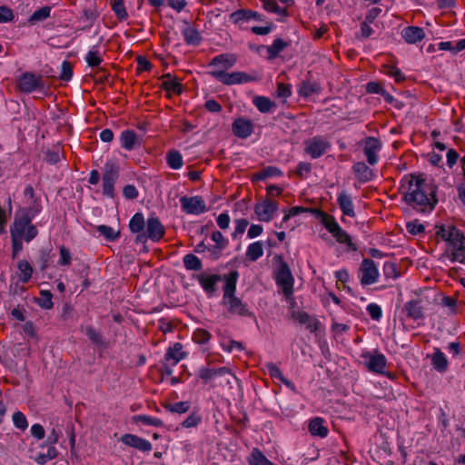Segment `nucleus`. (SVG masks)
<instances>
[{
    "instance_id": "obj_1",
    "label": "nucleus",
    "mask_w": 465,
    "mask_h": 465,
    "mask_svg": "<svg viewBox=\"0 0 465 465\" xmlns=\"http://www.w3.org/2000/svg\"><path fill=\"white\" fill-rule=\"evenodd\" d=\"M406 204L420 214L431 213L438 203L437 185L423 175H411L403 193Z\"/></svg>"
},
{
    "instance_id": "obj_2",
    "label": "nucleus",
    "mask_w": 465,
    "mask_h": 465,
    "mask_svg": "<svg viewBox=\"0 0 465 465\" xmlns=\"http://www.w3.org/2000/svg\"><path fill=\"white\" fill-rule=\"evenodd\" d=\"M34 217L25 213H16L14 223L10 228L11 236H15L25 240L26 242H31L38 234L37 228L32 224Z\"/></svg>"
},
{
    "instance_id": "obj_3",
    "label": "nucleus",
    "mask_w": 465,
    "mask_h": 465,
    "mask_svg": "<svg viewBox=\"0 0 465 465\" xmlns=\"http://www.w3.org/2000/svg\"><path fill=\"white\" fill-rule=\"evenodd\" d=\"M278 262V267L274 271V279L278 287L282 288L288 299L293 294L294 279L288 263L281 255L274 258Z\"/></svg>"
},
{
    "instance_id": "obj_4",
    "label": "nucleus",
    "mask_w": 465,
    "mask_h": 465,
    "mask_svg": "<svg viewBox=\"0 0 465 465\" xmlns=\"http://www.w3.org/2000/svg\"><path fill=\"white\" fill-rule=\"evenodd\" d=\"M165 233L164 226L155 216H151L146 221L144 233L135 236V243L144 244L148 240L159 242Z\"/></svg>"
},
{
    "instance_id": "obj_5",
    "label": "nucleus",
    "mask_w": 465,
    "mask_h": 465,
    "mask_svg": "<svg viewBox=\"0 0 465 465\" xmlns=\"http://www.w3.org/2000/svg\"><path fill=\"white\" fill-rule=\"evenodd\" d=\"M436 235L448 243L450 251L465 242L464 233L453 225L437 226Z\"/></svg>"
},
{
    "instance_id": "obj_6",
    "label": "nucleus",
    "mask_w": 465,
    "mask_h": 465,
    "mask_svg": "<svg viewBox=\"0 0 465 465\" xmlns=\"http://www.w3.org/2000/svg\"><path fill=\"white\" fill-rule=\"evenodd\" d=\"M210 74L223 84H240L243 83L254 82L255 76L250 75L244 72L226 73L224 70L210 72Z\"/></svg>"
},
{
    "instance_id": "obj_7",
    "label": "nucleus",
    "mask_w": 465,
    "mask_h": 465,
    "mask_svg": "<svg viewBox=\"0 0 465 465\" xmlns=\"http://www.w3.org/2000/svg\"><path fill=\"white\" fill-rule=\"evenodd\" d=\"M119 177V168L114 162H107L104 166L103 193L110 198L114 196V184Z\"/></svg>"
},
{
    "instance_id": "obj_8",
    "label": "nucleus",
    "mask_w": 465,
    "mask_h": 465,
    "mask_svg": "<svg viewBox=\"0 0 465 465\" xmlns=\"http://www.w3.org/2000/svg\"><path fill=\"white\" fill-rule=\"evenodd\" d=\"M304 152L312 159H318L322 156L330 148L329 140L321 135L313 136L304 142Z\"/></svg>"
},
{
    "instance_id": "obj_9",
    "label": "nucleus",
    "mask_w": 465,
    "mask_h": 465,
    "mask_svg": "<svg viewBox=\"0 0 465 465\" xmlns=\"http://www.w3.org/2000/svg\"><path fill=\"white\" fill-rule=\"evenodd\" d=\"M24 197L25 198L26 206L20 213L35 217L42 212V201L36 196L35 190L31 184H28L24 190Z\"/></svg>"
},
{
    "instance_id": "obj_10",
    "label": "nucleus",
    "mask_w": 465,
    "mask_h": 465,
    "mask_svg": "<svg viewBox=\"0 0 465 465\" xmlns=\"http://www.w3.org/2000/svg\"><path fill=\"white\" fill-rule=\"evenodd\" d=\"M229 375L230 378L225 380L227 385L232 387V379L237 381L236 376L227 367L209 368L201 367L198 371V377L204 384H208L215 377H223Z\"/></svg>"
},
{
    "instance_id": "obj_11",
    "label": "nucleus",
    "mask_w": 465,
    "mask_h": 465,
    "mask_svg": "<svg viewBox=\"0 0 465 465\" xmlns=\"http://www.w3.org/2000/svg\"><path fill=\"white\" fill-rule=\"evenodd\" d=\"M180 203L182 210L188 214L199 215L207 211L206 203L201 196H182Z\"/></svg>"
},
{
    "instance_id": "obj_12",
    "label": "nucleus",
    "mask_w": 465,
    "mask_h": 465,
    "mask_svg": "<svg viewBox=\"0 0 465 465\" xmlns=\"http://www.w3.org/2000/svg\"><path fill=\"white\" fill-rule=\"evenodd\" d=\"M223 304L226 307L227 311L232 315H236L239 317H249L256 320L255 314L250 311L247 304L238 297H233L223 301Z\"/></svg>"
},
{
    "instance_id": "obj_13",
    "label": "nucleus",
    "mask_w": 465,
    "mask_h": 465,
    "mask_svg": "<svg viewBox=\"0 0 465 465\" xmlns=\"http://www.w3.org/2000/svg\"><path fill=\"white\" fill-rule=\"evenodd\" d=\"M359 277L362 285H371L376 282L378 269L372 260L363 259L360 267Z\"/></svg>"
},
{
    "instance_id": "obj_14",
    "label": "nucleus",
    "mask_w": 465,
    "mask_h": 465,
    "mask_svg": "<svg viewBox=\"0 0 465 465\" xmlns=\"http://www.w3.org/2000/svg\"><path fill=\"white\" fill-rule=\"evenodd\" d=\"M277 210L278 203L271 200H264L254 207V213L262 222H270Z\"/></svg>"
},
{
    "instance_id": "obj_15",
    "label": "nucleus",
    "mask_w": 465,
    "mask_h": 465,
    "mask_svg": "<svg viewBox=\"0 0 465 465\" xmlns=\"http://www.w3.org/2000/svg\"><path fill=\"white\" fill-rule=\"evenodd\" d=\"M18 86L22 92L32 93L37 88L43 87L42 77L32 73H25L19 78Z\"/></svg>"
},
{
    "instance_id": "obj_16",
    "label": "nucleus",
    "mask_w": 465,
    "mask_h": 465,
    "mask_svg": "<svg viewBox=\"0 0 465 465\" xmlns=\"http://www.w3.org/2000/svg\"><path fill=\"white\" fill-rule=\"evenodd\" d=\"M197 281L208 295H213L217 291V283L222 281L220 274L201 273L197 275Z\"/></svg>"
},
{
    "instance_id": "obj_17",
    "label": "nucleus",
    "mask_w": 465,
    "mask_h": 465,
    "mask_svg": "<svg viewBox=\"0 0 465 465\" xmlns=\"http://www.w3.org/2000/svg\"><path fill=\"white\" fill-rule=\"evenodd\" d=\"M121 441L126 446L133 447L143 452H149L153 448L152 443L149 440L140 438L134 434H124L121 437Z\"/></svg>"
},
{
    "instance_id": "obj_18",
    "label": "nucleus",
    "mask_w": 465,
    "mask_h": 465,
    "mask_svg": "<svg viewBox=\"0 0 465 465\" xmlns=\"http://www.w3.org/2000/svg\"><path fill=\"white\" fill-rule=\"evenodd\" d=\"M387 61L383 62L381 64V70L383 74L389 75L393 78L396 83H401L405 80V75L397 67V60L395 57L387 56Z\"/></svg>"
},
{
    "instance_id": "obj_19",
    "label": "nucleus",
    "mask_w": 465,
    "mask_h": 465,
    "mask_svg": "<svg viewBox=\"0 0 465 465\" xmlns=\"http://www.w3.org/2000/svg\"><path fill=\"white\" fill-rule=\"evenodd\" d=\"M239 277L237 271H232L228 274L222 276L224 281L223 302L236 297V283Z\"/></svg>"
},
{
    "instance_id": "obj_20",
    "label": "nucleus",
    "mask_w": 465,
    "mask_h": 465,
    "mask_svg": "<svg viewBox=\"0 0 465 465\" xmlns=\"http://www.w3.org/2000/svg\"><path fill=\"white\" fill-rule=\"evenodd\" d=\"M401 35L407 44L414 45L422 41L426 35L423 28L411 25L404 27L401 30Z\"/></svg>"
},
{
    "instance_id": "obj_21",
    "label": "nucleus",
    "mask_w": 465,
    "mask_h": 465,
    "mask_svg": "<svg viewBox=\"0 0 465 465\" xmlns=\"http://www.w3.org/2000/svg\"><path fill=\"white\" fill-rule=\"evenodd\" d=\"M232 129L235 136L245 139L252 134L253 126L250 120L238 118L232 123Z\"/></svg>"
},
{
    "instance_id": "obj_22",
    "label": "nucleus",
    "mask_w": 465,
    "mask_h": 465,
    "mask_svg": "<svg viewBox=\"0 0 465 465\" xmlns=\"http://www.w3.org/2000/svg\"><path fill=\"white\" fill-rule=\"evenodd\" d=\"M407 316L414 321L423 320L424 304L422 299L411 300L405 303Z\"/></svg>"
},
{
    "instance_id": "obj_23",
    "label": "nucleus",
    "mask_w": 465,
    "mask_h": 465,
    "mask_svg": "<svg viewBox=\"0 0 465 465\" xmlns=\"http://www.w3.org/2000/svg\"><path fill=\"white\" fill-rule=\"evenodd\" d=\"M328 232L336 239L340 243L347 244L349 247L352 246L350 235L341 229L339 223L333 219L329 224H326Z\"/></svg>"
},
{
    "instance_id": "obj_24",
    "label": "nucleus",
    "mask_w": 465,
    "mask_h": 465,
    "mask_svg": "<svg viewBox=\"0 0 465 465\" xmlns=\"http://www.w3.org/2000/svg\"><path fill=\"white\" fill-rule=\"evenodd\" d=\"M429 357L430 359V363L435 371L440 373H443L448 370V359L439 348H434L433 353Z\"/></svg>"
},
{
    "instance_id": "obj_25",
    "label": "nucleus",
    "mask_w": 465,
    "mask_h": 465,
    "mask_svg": "<svg viewBox=\"0 0 465 465\" xmlns=\"http://www.w3.org/2000/svg\"><path fill=\"white\" fill-rule=\"evenodd\" d=\"M187 353L183 351V344L175 342L172 347H169L164 355L165 361H172V366H175L180 361L186 357Z\"/></svg>"
},
{
    "instance_id": "obj_26",
    "label": "nucleus",
    "mask_w": 465,
    "mask_h": 465,
    "mask_svg": "<svg viewBox=\"0 0 465 465\" xmlns=\"http://www.w3.org/2000/svg\"><path fill=\"white\" fill-rule=\"evenodd\" d=\"M120 144L126 151L134 150L137 145H140V141L136 133L134 130H124L121 133Z\"/></svg>"
},
{
    "instance_id": "obj_27",
    "label": "nucleus",
    "mask_w": 465,
    "mask_h": 465,
    "mask_svg": "<svg viewBox=\"0 0 465 465\" xmlns=\"http://www.w3.org/2000/svg\"><path fill=\"white\" fill-rule=\"evenodd\" d=\"M352 172L355 177L361 183H366L374 176L373 171L363 162H358L353 164Z\"/></svg>"
},
{
    "instance_id": "obj_28",
    "label": "nucleus",
    "mask_w": 465,
    "mask_h": 465,
    "mask_svg": "<svg viewBox=\"0 0 465 465\" xmlns=\"http://www.w3.org/2000/svg\"><path fill=\"white\" fill-rule=\"evenodd\" d=\"M128 227L130 232L136 236L144 233L146 221L143 214L142 213H134L129 221Z\"/></svg>"
},
{
    "instance_id": "obj_29",
    "label": "nucleus",
    "mask_w": 465,
    "mask_h": 465,
    "mask_svg": "<svg viewBox=\"0 0 465 465\" xmlns=\"http://www.w3.org/2000/svg\"><path fill=\"white\" fill-rule=\"evenodd\" d=\"M292 318L296 320L300 324L305 325L306 329L311 332H315L318 330V321L312 319L305 312H293Z\"/></svg>"
},
{
    "instance_id": "obj_30",
    "label": "nucleus",
    "mask_w": 465,
    "mask_h": 465,
    "mask_svg": "<svg viewBox=\"0 0 465 465\" xmlns=\"http://www.w3.org/2000/svg\"><path fill=\"white\" fill-rule=\"evenodd\" d=\"M378 140L370 137L366 140L363 153L370 164H375L377 162Z\"/></svg>"
},
{
    "instance_id": "obj_31",
    "label": "nucleus",
    "mask_w": 465,
    "mask_h": 465,
    "mask_svg": "<svg viewBox=\"0 0 465 465\" xmlns=\"http://www.w3.org/2000/svg\"><path fill=\"white\" fill-rule=\"evenodd\" d=\"M321 91L320 84L315 81L303 80L298 89V93L302 97H309L314 94H319Z\"/></svg>"
},
{
    "instance_id": "obj_32",
    "label": "nucleus",
    "mask_w": 465,
    "mask_h": 465,
    "mask_svg": "<svg viewBox=\"0 0 465 465\" xmlns=\"http://www.w3.org/2000/svg\"><path fill=\"white\" fill-rule=\"evenodd\" d=\"M184 41L189 45L197 46L201 44L203 37L199 31L192 26H186L182 30Z\"/></svg>"
},
{
    "instance_id": "obj_33",
    "label": "nucleus",
    "mask_w": 465,
    "mask_h": 465,
    "mask_svg": "<svg viewBox=\"0 0 465 465\" xmlns=\"http://www.w3.org/2000/svg\"><path fill=\"white\" fill-rule=\"evenodd\" d=\"M18 272L16 276L19 282L23 283H26L30 281L33 274V267L32 265L25 260H21L17 262Z\"/></svg>"
},
{
    "instance_id": "obj_34",
    "label": "nucleus",
    "mask_w": 465,
    "mask_h": 465,
    "mask_svg": "<svg viewBox=\"0 0 465 465\" xmlns=\"http://www.w3.org/2000/svg\"><path fill=\"white\" fill-rule=\"evenodd\" d=\"M309 431L313 436L325 438L328 435V429L324 426V420L322 418H314L309 423Z\"/></svg>"
},
{
    "instance_id": "obj_35",
    "label": "nucleus",
    "mask_w": 465,
    "mask_h": 465,
    "mask_svg": "<svg viewBox=\"0 0 465 465\" xmlns=\"http://www.w3.org/2000/svg\"><path fill=\"white\" fill-rule=\"evenodd\" d=\"M337 201H338L339 206H340L341 210L342 211L343 214L351 216V217L354 216L355 213H354L353 203H352L351 198L349 194H347L344 192L341 193L338 195Z\"/></svg>"
},
{
    "instance_id": "obj_36",
    "label": "nucleus",
    "mask_w": 465,
    "mask_h": 465,
    "mask_svg": "<svg viewBox=\"0 0 465 465\" xmlns=\"http://www.w3.org/2000/svg\"><path fill=\"white\" fill-rule=\"evenodd\" d=\"M163 78H165L162 83V87L167 91L172 92L175 94H181L183 93V85L176 78H172L170 74H166L163 75Z\"/></svg>"
},
{
    "instance_id": "obj_37",
    "label": "nucleus",
    "mask_w": 465,
    "mask_h": 465,
    "mask_svg": "<svg viewBox=\"0 0 465 465\" xmlns=\"http://www.w3.org/2000/svg\"><path fill=\"white\" fill-rule=\"evenodd\" d=\"M289 43L281 39L277 38L273 41V43L267 46V52H268V59L273 60L279 56V54L289 46Z\"/></svg>"
},
{
    "instance_id": "obj_38",
    "label": "nucleus",
    "mask_w": 465,
    "mask_h": 465,
    "mask_svg": "<svg viewBox=\"0 0 465 465\" xmlns=\"http://www.w3.org/2000/svg\"><path fill=\"white\" fill-rule=\"evenodd\" d=\"M236 63V58L232 54H223L214 56L210 62V66L221 65L223 69L231 68Z\"/></svg>"
},
{
    "instance_id": "obj_39",
    "label": "nucleus",
    "mask_w": 465,
    "mask_h": 465,
    "mask_svg": "<svg viewBox=\"0 0 465 465\" xmlns=\"http://www.w3.org/2000/svg\"><path fill=\"white\" fill-rule=\"evenodd\" d=\"M166 162L168 166L173 170L181 169L183 165L182 153L177 150H169L166 153Z\"/></svg>"
},
{
    "instance_id": "obj_40",
    "label": "nucleus",
    "mask_w": 465,
    "mask_h": 465,
    "mask_svg": "<svg viewBox=\"0 0 465 465\" xmlns=\"http://www.w3.org/2000/svg\"><path fill=\"white\" fill-rule=\"evenodd\" d=\"M247 461L249 465H275L258 448L252 449Z\"/></svg>"
},
{
    "instance_id": "obj_41",
    "label": "nucleus",
    "mask_w": 465,
    "mask_h": 465,
    "mask_svg": "<svg viewBox=\"0 0 465 465\" xmlns=\"http://www.w3.org/2000/svg\"><path fill=\"white\" fill-rule=\"evenodd\" d=\"M255 107L262 114L270 113L276 108V104L265 96H255L252 100Z\"/></svg>"
},
{
    "instance_id": "obj_42",
    "label": "nucleus",
    "mask_w": 465,
    "mask_h": 465,
    "mask_svg": "<svg viewBox=\"0 0 465 465\" xmlns=\"http://www.w3.org/2000/svg\"><path fill=\"white\" fill-rule=\"evenodd\" d=\"M378 351L374 350L373 352L364 351L361 353V358L364 360V364L369 371L378 373Z\"/></svg>"
},
{
    "instance_id": "obj_43",
    "label": "nucleus",
    "mask_w": 465,
    "mask_h": 465,
    "mask_svg": "<svg viewBox=\"0 0 465 465\" xmlns=\"http://www.w3.org/2000/svg\"><path fill=\"white\" fill-rule=\"evenodd\" d=\"M263 255V245L262 242H254L251 243L246 251V257L252 261L255 262L259 258Z\"/></svg>"
},
{
    "instance_id": "obj_44",
    "label": "nucleus",
    "mask_w": 465,
    "mask_h": 465,
    "mask_svg": "<svg viewBox=\"0 0 465 465\" xmlns=\"http://www.w3.org/2000/svg\"><path fill=\"white\" fill-rule=\"evenodd\" d=\"M132 420L134 423L142 422L143 424L153 426L156 428L163 426L162 420L148 415H135L132 418Z\"/></svg>"
},
{
    "instance_id": "obj_45",
    "label": "nucleus",
    "mask_w": 465,
    "mask_h": 465,
    "mask_svg": "<svg viewBox=\"0 0 465 465\" xmlns=\"http://www.w3.org/2000/svg\"><path fill=\"white\" fill-rule=\"evenodd\" d=\"M183 261L184 267L187 270L200 271L203 269V264H202L201 260L194 254H192V253L186 254L183 257Z\"/></svg>"
},
{
    "instance_id": "obj_46",
    "label": "nucleus",
    "mask_w": 465,
    "mask_h": 465,
    "mask_svg": "<svg viewBox=\"0 0 465 465\" xmlns=\"http://www.w3.org/2000/svg\"><path fill=\"white\" fill-rule=\"evenodd\" d=\"M51 7L44 6L37 10H35L32 15L29 17V23L34 25L37 22L45 21L46 18L50 16Z\"/></svg>"
},
{
    "instance_id": "obj_47",
    "label": "nucleus",
    "mask_w": 465,
    "mask_h": 465,
    "mask_svg": "<svg viewBox=\"0 0 465 465\" xmlns=\"http://www.w3.org/2000/svg\"><path fill=\"white\" fill-rule=\"evenodd\" d=\"M53 294L49 291H41L40 296L35 298L36 303L43 309L49 310L53 308Z\"/></svg>"
},
{
    "instance_id": "obj_48",
    "label": "nucleus",
    "mask_w": 465,
    "mask_h": 465,
    "mask_svg": "<svg viewBox=\"0 0 465 465\" xmlns=\"http://www.w3.org/2000/svg\"><path fill=\"white\" fill-rule=\"evenodd\" d=\"M163 407L170 412L183 414L190 410L191 405L188 401H178L174 403H166Z\"/></svg>"
},
{
    "instance_id": "obj_49",
    "label": "nucleus",
    "mask_w": 465,
    "mask_h": 465,
    "mask_svg": "<svg viewBox=\"0 0 465 465\" xmlns=\"http://www.w3.org/2000/svg\"><path fill=\"white\" fill-rule=\"evenodd\" d=\"M449 257L451 262H458L465 264V242L459 244L450 251Z\"/></svg>"
},
{
    "instance_id": "obj_50",
    "label": "nucleus",
    "mask_w": 465,
    "mask_h": 465,
    "mask_svg": "<svg viewBox=\"0 0 465 465\" xmlns=\"http://www.w3.org/2000/svg\"><path fill=\"white\" fill-rule=\"evenodd\" d=\"M59 455V452L56 448H48L46 453H39L35 460L39 465H45L47 460H54L57 458Z\"/></svg>"
},
{
    "instance_id": "obj_51",
    "label": "nucleus",
    "mask_w": 465,
    "mask_h": 465,
    "mask_svg": "<svg viewBox=\"0 0 465 465\" xmlns=\"http://www.w3.org/2000/svg\"><path fill=\"white\" fill-rule=\"evenodd\" d=\"M96 230L101 235L104 236L106 240L111 242L115 241L120 236L119 232H115L111 226L108 225H98Z\"/></svg>"
},
{
    "instance_id": "obj_52",
    "label": "nucleus",
    "mask_w": 465,
    "mask_h": 465,
    "mask_svg": "<svg viewBox=\"0 0 465 465\" xmlns=\"http://www.w3.org/2000/svg\"><path fill=\"white\" fill-rule=\"evenodd\" d=\"M85 335L90 341L95 345H104V339L101 332L97 331L92 325H88L84 328Z\"/></svg>"
},
{
    "instance_id": "obj_53",
    "label": "nucleus",
    "mask_w": 465,
    "mask_h": 465,
    "mask_svg": "<svg viewBox=\"0 0 465 465\" xmlns=\"http://www.w3.org/2000/svg\"><path fill=\"white\" fill-rule=\"evenodd\" d=\"M406 231L412 236L421 235L425 232V227L418 220H412L406 223Z\"/></svg>"
},
{
    "instance_id": "obj_54",
    "label": "nucleus",
    "mask_w": 465,
    "mask_h": 465,
    "mask_svg": "<svg viewBox=\"0 0 465 465\" xmlns=\"http://www.w3.org/2000/svg\"><path fill=\"white\" fill-rule=\"evenodd\" d=\"M112 9L119 20L124 21L127 19L128 14L125 10L124 0H112Z\"/></svg>"
},
{
    "instance_id": "obj_55",
    "label": "nucleus",
    "mask_w": 465,
    "mask_h": 465,
    "mask_svg": "<svg viewBox=\"0 0 465 465\" xmlns=\"http://www.w3.org/2000/svg\"><path fill=\"white\" fill-rule=\"evenodd\" d=\"M12 420L14 426L23 431L28 428V421L25 415L19 411L14 412L12 416Z\"/></svg>"
},
{
    "instance_id": "obj_56",
    "label": "nucleus",
    "mask_w": 465,
    "mask_h": 465,
    "mask_svg": "<svg viewBox=\"0 0 465 465\" xmlns=\"http://www.w3.org/2000/svg\"><path fill=\"white\" fill-rule=\"evenodd\" d=\"M60 438V432L54 428L47 435L46 439L40 444V448H55L54 445L58 442Z\"/></svg>"
},
{
    "instance_id": "obj_57",
    "label": "nucleus",
    "mask_w": 465,
    "mask_h": 465,
    "mask_svg": "<svg viewBox=\"0 0 465 465\" xmlns=\"http://www.w3.org/2000/svg\"><path fill=\"white\" fill-rule=\"evenodd\" d=\"M230 21L234 25H241L248 21V9H238L230 15Z\"/></svg>"
},
{
    "instance_id": "obj_58",
    "label": "nucleus",
    "mask_w": 465,
    "mask_h": 465,
    "mask_svg": "<svg viewBox=\"0 0 465 465\" xmlns=\"http://www.w3.org/2000/svg\"><path fill=\"white\" fill-rule=\"evenodd\" d=\"M85 62L91 67H97L103 62L98 50H90L85 55Z\"/></svg>"
},
{
    "instance_id": "obj_59",
    "label": "nucleus",
    "mask_w": 465,
    "mask_h": 465,
    "mask_svg": "<svg viewBox=\"0 0 465 465\" xmlns=\"http://www.w3.org/2000/svg\"><path fill=\"white\" fill-rule=\"evenodd\" d=\"M384 275L388 279H396L399 276L397 264L392 262H386L383 265Z\"/></svg>"
},
{
    "instance_id": "obj_60",
    "label": "nucleus",
    "mask_w": 465,
    "mask_h": 465,
    "mask_svg": "<svg viewBox=\"0 0 465 465\" xmlns=\"http://www.w3.org/2000/svg\"><path fill=\"white\" fill-rule=\"evenodd\" d=\"M309 212L312 213L326 228V224H329L331 221L334 219L333 216L328 214L327 213L320 210V209H312L309 208Z\"/></svg>"
},
{
    "instance_id": "obj_61",
    "label": "nucleus",
    "mask_w": 465,
    "mask_h": 465,
    "mask_svg": "<svg viewBox=\"0 0 465 465\" xmlns=\"http://www.w3.org/2000/svg\"><path fill=\"white\" fill-rule=\"evenodd\" d=\"M193 339L195 342L199 344H205L211 339V334L208 331L204 329H197L193 332Z\"/></svg>"
},
{
    "instance_id": "obj_62",
    "label": "nucleus",
    "mask_w": 465,
    "mask_h": 465,
    "mask_svg": "<svg viewBox=\"0 0 465 465\" xmlns=\"http://www.w3.org/2000/svg\"><path fill=\"white\" fill-rule=\"evenodd\" d=\"M72 76H73L72 64L69 61L65 60L62 63L61 74L59 75V78L62 81H69V80H71Z\"/></svg>"
},
{
    "instance_id": "obj_63",
    "label": "nucleus",
    "mask_w": 465,
    "mask_h": 465,
    "mask_svg": "<svg viewBox=\"0 0 465 465\" xmlns=\"http://www.w3.org/2000/svg\"><path fill=\"white\" fill-rule=\"evenodd\" d=\"M14 18L15 15L10 7L6 5L0 6V24L12 22Z\"/></svg>"
},
{
    "instance_id": "obj_64",
    "label": "nucleus",
    "mask_w": 465,
    "mask_h": 465,
    "mask_svg": "<svg viewBox=\"0 0 465 465\" xmlns=\"http://www.w3.org/2000/svg\"><path fill=\"white\" fill-rule=\"evenodd\" d=\"M60 259L58 261V264L61 266H68L71 263V252L68 248L65 246H61L59 249Z\"/></svg>"
}]
</instances>
